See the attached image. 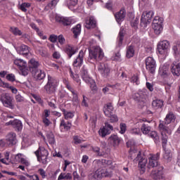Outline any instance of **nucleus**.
Listing matches in <instances>:
<instances>
[{"label": "nucleus", "mask_w": 180, "mask_h": 180, "mask_svg": "<svg viewBox=\"0 0 180 180\" xmlns=\"http://www.w3.org/2000/svg\"><path fill=\"white\" fill-rule=\"evenodd\" d=\"M175 122V115L173 112H170L165 118L164 121H160L159 124V130L161 132L162 135V144L163 148H165V146L167 144L168 141V136H171L172 131L171 128H169V124L171 123H174Z\"/></svg>", "instance_id": "1"}, {"label": "nucleus", "mask_w": 180, "mask_h": 180, "mask_svg": "<svg viewBox=\"0 0 180 180\" xmlns=\"http://www.w3.org/2000/svg\"><path fill=\"white\" fill-rule=\"evenodd\" d=\"M58 86V79L53 76L48 75V82L44 86V89L47 95H54Z\"/></svg>", "instance_id": "2"}, {"label": "nucleus", "mask_w": 180, "mask_h": 180, "mask_svg": "<svg viewBox=\"0 0 180 180\" xmlns=\"http://www.w3.org/2000/svg\"><path fill=\"white\" fill-rule=\"evenodd\" d=\"M89 63H92V60H95V61H101L103 57H105V54L103 53V51L99 46H93L89 49Z\"/></svg>", "instance_id": "3"}, {"label": "nucleus", "mask_w": 180, "mask_h": 180, "mask_svg": "<svg viewBox=\"0 0 180 180\" xmlns=\"http://www.w3.org/2000/svg\"><path fill=\"white\" fill-rule=\"evenodd\" d=\"M81 75L82 79H84L86 84L90 85L91 91H93V92L95 94L98 89L96 87V83L95 82V80L89 77V75L88 74V70L85 68V66L82 68Z\"/></svg>", "instance_id": "4"}, {"label": "nucleus", "mask_w": 180, "mask_h": 180, "mask_svg": "<svg viewBox=\"0 0 180 180\" xmlns=\"http://www.w3.org/2000/svg\"><path fill=\"white\" fill-rule=\"evenodd\" d=\"M141 130L143 134H148L149 137L154 140L155 143H158L160 141V136H158L157 131H151V127L150 126L143 124L141 127Z\"/></svg>", "instance_id": "5"}, {"label": "nucleus", "mask_w": 180, "mask_h": 180, "mask_svg": "<svg viewBox=\"0 0 180 180\" xmlns=\"http://www.w3.org/2000/svg\"><path fill=\"white\" fill-rule=\"evenodd\" d=\"M153 16H154V11H153L143 13L141 18L140 26L144 28L147 27V25L151 23V19H153Z\"/></svg>", "instance_id": "6"}, {"label": "nucleus", "mask_w": 180, "mask_h": 180, "mask_svg": "<svg viewBox=\"0 0 180 180\" xmlns=\"http://www.w3.org/2000/svg\"><path fill=\"white\" fill-rule=\"evenodd\" d=\"M164 22V18L156 16L153 19L152 27L155 33V34H161L162 32V22Z\"/></svg>", "instance_id": "7"}, {"label": "nucleus", "mask_w": 180, "mask_h": 180, "mask_svg": "<svg viewBox=\"0 0 180 180\" xmlns=\"http://www.w3.org/2000/svg\"><path fill=\"white\" fill-rule=\"evenodd\" d=\"M15 65L18 67L22 75L26 77L29 74V69H27V63L22 59H15L14 60Z\"/></svg>", "instance_id": "8"}, {"label": "nucleus", "mask_w": 180, "mask_h": 180, "mask_svg": "<svg viewBox=\"0 0 180 180\" xmlns=\"http://www.w3.org/2000/svg\"><path fill=\"white\" fill-rule=\"evenodd\" d=\"M13 98L9 95V94H3L1 96V101L4 106L9 108V109H13Z\"/></svg>", "instance_id": "9"}, {"label": "nucleus", "mask_w": 180, "mask_h": 180, "mask_svg": "<svg viewBox=\"0 0 180 180\" xmlns=\"http://www.w3.org/2000/svg\"><path fill=\"white\" fill-rule=\"evenodd\" d=\"M146 67L147 71H148L150 74H155V68H157V65L155 63V60L153 57H148L146 59Z\"/></svg>", "instance_id": "10"}, {"label": "nucleus", "mask_w": 180, "mask_h": 180, "mask_svg": "<svg viewBox=\"0 0 180 180\" xmlns=\"http://www.w3.org/2000/svg\"><path fill=\"white\" fill-rule=\"evenodd\" d=\"M6 126H12L13 129H14L15 131L17 133H20L23 129V124H22V121L19 120H11L6 123Z\"/></svg>", "instance_id": "11"}, {"label": "nucleus", "mask_w": 180, "mask_h": 180, "mask_svg": "<svg viewBox=\"0 0 180 180\" xmlns=\"http://www.w3.org/2000/svg\"><path fill=\"white\" fill-rule=\"evenodd\" d=\"M98 72L104 77L108 78L110 74V68L106 63H101L98 68Z\"/></svg>", "instance_id": "12"}, {"label": "nucleus", "mask_w": 180, "mask_h": 180, "mask_svg": "<svg viewBox=\"0 0 180 180\" xmlns=\"http://www.w3.org/2000/svg\"><path fill=\"white\" fill-rule=\"evenodd\" d=\"M169 41L167 40L160 41L158 44V51L159 54L167 53V51H168V49H169Z\"/></svg>", "instance_id": "13"}, {"label": "nucleus", "mask_w": 180, "mask_h": 180, "mask_svg": "<svg viewBox=\"0 0 180 180\" xmlns=\"http://www.w3.org/2000/svg\"><path fill=\"white\" fill-rule=\"evenodd\" d=\"M146 96H147L146 93L140 91L133 95V99H134L136 102H139V105L141 106H144V104L146 103Z\"/></svg>", "instance_id": "14"}, {"label": "nucleus", "mask_w": 180, "mask_h": 180, "mask_svg": "<svg viewBox=\"0 0 180 180\" xmlns=\"http://www.w3.org/2000/svg\"><path fill=\"white\" fill-rule=\"evenodd\" d=\"M112 130H113V126L110 125V124L108 122H105V126L99 129L98 134L101 137H106V136L110 134Z\"/></svg>", "instance_id": "15"}, {"label": "nucleus", "mask_w": 180, "mask_h": 180, "mask_svg": "<svg viewBox=\"0 0 180 180\" xmlns=\"http://www.w3.org/2000/svg\"><path fill=\"white\" fill-rule=\"evenodd\" d=\"M158 157H160V154L157 153L155 155H153L152 157L148 158V169H151V168H153V169H157L158 168L159 164L158 161L157 160L158 159Z\"/></svg>", "instance_id": "16"}, {"label": "nucleus", "mask_w": 180, "mask_h": 180, "mask_svg": "<svg viewBox=\"0 0 180 180\" xmlns=\"http://www.w3.org/2000/svg\"><path fill=\"white\" fill-rule=\"evenodd\" d=\"M18 54L27 57L29 56L30 51L29 50V46L25 44H22L20 46L15 47Z\"/></svg>", "instance_id": "17"}, {"label": "nucleus", "mask_w": 180, "mask_h": 180, "mask_svg": "<svg viewBox=\"0 0 180 180\" xmlns=\"http://www.w3.org/2000/svg\"><path fill=\"white\" fill-rule=\"evenodd\" d=\"M170 70L174 77H179L180 75V61H174L171 66Z\"/></svg>", "instance_id": "18"}, {"label": "nucleus", "mask_w": 180, "mask_h": 180, "mask_svg": "<svg viewBox=\"0 0 180 180\" xmlns=\"http://www.w3.org/2000/svg\"><path fill=\"white\" fill-rule=\"evenodd\" d=\"M56 22H59V23H62L63 26H70V25H72L75 22L71 18L60 17L58 15H56Z\"/></svg>", "instance_id": "19"}, {"label": "nucleus", "mask_w": 180, "mask_h": 180, "mask_svg": "<svg viewBox=\"0 0 180 180\" xmlns=\"http://www.w3.org/2000/svg\"><path fill=\"white\" fill-rule=\"evenodd\" d=\"M127 147L129 149V155L128 156V158L130 160H133V158H131L132 154H136L137 153V149H136V141L134 140L131 139L127 142Z\"/></svg>", "instance_id": "20"}, {"label": "nucleus", "mask_w": 180, "mask_h": 180, "mask_svg": "<svg viewBox=\"0 0 180 180\" xmlns=\"http://www.w3.org/2000/svg\"><path fill=\"white\" fill-rule=\"evenodd\" d=\"M6 141L7 144L9 146H15L18 143V139H16V134H15V132H10L7 135Z\"/></svg>", "instance_id": "21"}, {"label": "nucleus", "mask_w": 180, "mask_h": 180, "mask_svg": "<svg viewBox=\"0 0 180 180\" xmlns=\"http://www.w3.org/2000/svg\"><path fill=\"white\" fill-rule=\"evenodd\" d=\"M85 27H86V29H94L96 27V20H95L94 16L86 18Z\"/></svg>", "instance_id": "22"}, {"label": "nucleus", "mask_w": 180, "mask_h": 180, "mask_svg": "<svg viewBox=\"0 0 180 180\" xmlns=\"http://www.w3.org/2000/svg\"><path fill=\"white\" fill-rule=\"evenodd\" d=\"M36 81H42L46 78V72L44 70L38 69L37 71L32 73Z\"/></svg>", "instance_id": "23"}, {"label": "nucleus", "mask_w": 180, "mask_h": 180, "mask_svg": "<svg viewBox=\"0 0 180 180\" xmlns=\"http://www.w3.org/2000/svg\"><path fill=\"white\" fill-rule=\"evenodd\" d=\"M159 74L163 78H167V77H169V66L168 65H163L159 69Z\"/></svg>", "instance_id": "24"}, {"label": "nucleus", "mask_w": 180, "mask_h": 180, "mask_svg": "<svg viewBox=\"0 0 180 180\" xmlns=\"http://www.w3.org/2000/svg\"><path fill=\"white\" fill-rule=\"evenodd\" d=\"M39 65H40V63H39L34 59H31L30 60V63H28V67L30 72L33 74V72L37 71L39 70Z\"/></svg>", "instance_id": "25"}, {"label": "nucleus", "mask_w": 180, "mask_h": 180, "mask_svg": "<svg viewBox=\"0 0 180 180\" xmlns=\"http://www.w3.org/2000/svg\"><path fill=\"white\" fill-rule=\"evenodd\" d=\"M84 63V51H80L78 56L73 62V66L81 67Z\"/></svg>", "instance_id": "26"}, {"label": "nucleus", "mask_w": 180, "mask_h": 180, "mask_svg": "<svg viewBox=\"0 0 180 180\" xmlns=\"http://www.w3.org/2000/svg\"><path fill=\"white\" fill-rule=\"evenodd\" d=\"M19 162H21V164H24V165H26V167H28L29 162L26 160L25 158H22V154L18 153L17 154L13 159V164H19Z\"/></svg>", "instance_id": "27"}, {"label": "nucleus", "mask_w": 180, "mask_h": 180, "mask_svg": "<svg viewBox=\"0 0 180 180\" xmlns=\"http://www.w3.org/2000/svg\"><path fill=\"white\" fill-rule=\"evenodd\" d=\"M150 176L155 180L161 179V178H162V171L161 169H158V168L153 169L151 171Z\"/></svg>", "instance_id": "28"}, {"label": "nucleus", "mask_w": 180, "mask_h": 180, "mask_svg": "<svg viewBox=\"0 0 180 180\" xmlns=\"http://www.w3.org/2000/svg\"><path fill=\"white\" fill-rule=\"evenodd\" d=\"M103 112L107 117L112 116V114H113V105H112V103H109L104 105Z\"/></svg>", "instance_id": "29"}, {"label": "nucleus", "mask_w": 180, "mask_h": 180, "mask_svg": "<svg viewBox=\"0 0 180 180\" xmlns=\"http://www.w3.org/2000/svg\"><path fill=\"white\" fill-rule=\"evenodd\" d=\"M77 51V49L71 45H68L65 49V53L68 56V58H71Z\"/></svg>", "instance_id": "30"}, {"label": "nucleus", "mask_w": 180, "mask_h": 180, "mask_svg": "<svg viewBox=\"0 0 180 180\" xmlns=\"http://www.w3.org/2000/svg\"><path fill=\"white\" fill-rule=\"evenodd\" d=\"M108 141L111 144H113L114 147H116L120 144L122 139L117 136V135H111L108 138Z\"/></svg>", "instance_id": "31"}, {"label": "nucleus", "mask_w": 180, "mask_h": 180, "mask_svg": "<svg viewBox=\"0 0 180 180\" xmlns=\"http://www.w3.org/2000/svg\"><path fill=\"white\" fill-rule=\"evenodd\" d=\"M164 106V101L161 99H155L152 102V107L155 110L158 109H162Z\"/></svg>", "instance_id": "32"}, {"label": "nucleus", "mask_w": 180, "mask_h": 180, "mask_svg": "<svg viewBox=\"0 0 180 180\" xmlns=\"http://www.w3.org/2000/svg\"><path fill=\"white\" fill-rule=\"evenodd\" d=\"M115 16L117 23L120 25L122 22L124 20V17L126 16V14H124V10H121L118 13H117Z\"/></svg>", "instance_id": "33"}, {"label": "nucleus", "mask_w": 180, "mask_h": 180, "mask_svg": "<svg viewBox=\"0 0 180 180\" xmlns=\"http://www.w3.org/2000/svg\"><path fill=\"white\" fill-rule=\"evenodd\" d=\"M35 155L38 156H49V151L44 148V147H39L37 151H35Z\"/></svg>", "instance_id": "34"}, {"label": "nucleus", "mask_w": 180, "mask_h": 180, "mask_svg": "<svg viewBox=\"0 0 180 180\" xmlns=\"http://www.w3.org/2000/svg\"><path fill=\"white\" fill-rule=\"evenodd\" d=\"M72 32L73 33V37L75 39H78V36L81 34V25L77 24L75 27L72 29Z\"/></svg>", "instance_id": "35"}, {"label": "nucleus", "mask_w": 180, "mask_h": 180, "mask_svg": "<svg viewBox=\"0 0 180 180\" xmlns=\"http://www.w3.org/2000/svg\"><path fill=\"white\" fill-rule=\"evenodd\" d=\"M123 39H124V30L121 28L118 35L117 47H122L123 44Z\"/></svg>", "instance_id": "36"}, {"label": "nucleus", "mask_w": 180, "mask_h": 180, "mask_svg": "<svg viewBox=\"0 0 180 180\" xmlns=\"http://www.w3.org/2000/svg\"><path fill=\"white\" fill-rule=\"evenodd\" d=\"M46 139L51 146L56 144V139L54 138V134L53 132H48L46 134Z\"/></svg>", "instance_id": "37"}, {"label": "nucleus", "mask_w": 180, "mask_h": 180, "mask_svg": "<svg viewBox=\"0 0 180 180\" xmlns=\"http://www.w3.org/2000/svg\"><path fill=\"white\" fill-rule=\"evenodd\" d=\"M147 165V159L141 158L139 161V167L141 168V171L144 172L146 171V165Z\"/></svg>", "instance_id": "38"}, {"label": "nucleus", "mask_w": 180, "mask_h": 180, "mask_svg": "<svg viewBox=\"0 0 180 180\" xmlns=\"http://www.w3.org/2000/svg\"><path fill=\"white\" fill-rule=\"evenodd\" d=\"M62 112L66 120H70V119L74 117V112H72L67 111L65 109H62Z\"/></svg>", "instance_id": "39"}, {"label": "nucleus", "mask_w": 180, "mask_h": 180, "mask_svg": "<svg viewBox=\"0 0 180 180\" xmlns=\"http://www.w3.org/2000/svg\"><path fill=\"white\" fill-rule=\"evenodd\" d=\"M134 56V47L133 46H129L127 49L126 56L127 58H131Z\"/></svg>", "instance_id": "40"}, {"label": "nucleus", "mask_w": 180, "mask_h": 180, "mask_svg": "<svg viewBox=\"0 0 180 180\" xmlns=\"http://www.w3.org/2000/svg\"><path fill=\"white\" fill-rule=\"evenodd\" d=\"M60 126L63 127L65 130L68 131L71 129V127L72 126V124H71V122H65V121L64 120H62L60 121Z\"/></svg>", "instance_id": "41"}, {"label": "nucleus", "mask_w": 180, "mask_h": 180, "mask_svg": "<svg viewBox=\"0 0 180 180\" xmlns=\"http://www.w3.org/2000/svg\"><path fill=\"white\" fill-rule=\"evenodd\" d=\"M96 162H97V164H98L99 165H101V164L104 166L112 165V160H107L106 159H102L101 160H96Z\"/></svg>", "instance_id": "42"}, {"label": "nucleus", "mask_w": 180, "mask_h": 180, "mask_svg": "<svg viewBox=\"0 0 180 180\" xmlns=\"http://www.w3.org/2000/svg\"><path fill=\"white\" fill-rule=\"evenodd\" d=\"M93 151L94 153H96L97 155L99 156V157H103L105 155H106V152L105 150H102L101 152V148L99 147H94L93 148Z\"/></svg>", "instance_id": "43"}, {"label": "nucleus", "mask_w": 180, "mask_h": 180, "mask_svg": "<svg viewBox=\"0 0 180 180\" xmlns=\"http://www.w3.org/2000/svg\"><path fill=\"white\" fill-rule=\"evenodd\" d=\"M58 180L61 179H72V175H71V173H61L58 176Z\"/></svg>", "instance_id": "44"}, {"label": "nucleus", "mask_w": 180, "mask_h": 180, "mask_svg": "<svg viewBox=\"0 0 180 180\" xmlns=\"http://www.w3.org/2000/svg\"><path fill=\"white\" fill-rule=\"evenodd\" d=\"M173 51L175 56H179L180 53V41H177L173 46Z\"/></svg>", "instance_id": "45"}, {"label": "nucleus", "mask_w": 180, "mask_h": 180, "mask_svg": "<svg viewBox=\"0 0 180 180\" xmlns=\"http://www.w3.org/2000/svg\"><path fill=\"white\" fill-rule=\"evenodd\" d=\"M10 30L15 36H22V31L18 27H11Z\"/></svg>", "instance_id": "46"}, {"label": "nucleus", "mask_w": 180, "mask_h": 180, "mask_svg": "<svg viewBox=\"0 0 180 180\" xmlns=\"http://www.w3.org/2000/svg\"><path fill=\"white\" fill-rule=\"evenodd\" d=\"M70 71V77L71 78H72L74 79V81H76V82L81 84L80 80H79V75H78L77 74H75L72 72V70H71V68L69 69Z\"/></svg>", "instance_id": "47"}, {"label": "nucleus", "mask_w": 180, "mask_h": 180, "mask_svg": "<svg viewBox=\"0 0 180 180\" xmlns=\"http://www.w3.org/2000/svg\"><path fill=\"white\" fill-rule=\"evenodd\" d=\"M164 158L169 162L172 160V153H171V151L165 150Z\"/></svg>", "instance_id": "48"}, {"label": "nucleus", "mask_w": 180, "mask_h": 180, "mask_svg": "<svg viewBox=\"0 0 180 180\" xmlns=\"http://www.w3.org/2000/svg\"><path fill=\"white\" fill-rule=\"evenodd\" d=\"M94 176L95 179H101V178H103V169H97L95 172Z\"/></svg>", "instance_id": "49"}, {"label": "nucleus", "mask_w": 180, "mask_h": 180, "mask_svg": "<svg viewBox=\"0 0 180 180\" xmlns=\"http://www.w3.org/2000/svg\"><path fill=\"white\" fill-rule=\"evenodd\" d=\"M120 133L121 134H124L126 133V130H127V126L124 123H121L120 124Z\"/></svg>", "instance_id": "50"}, {"label": "nucleus", "mask_w": 180, "mask_h": 180, "mask_svg": "<svg viewBox=\"0 0 180 180\" xmlns=\"http://www.w3.org/2000/svg\"><path fill=\"white\" fill-rule=\"evenodd\" d=\"M47 157L48 156H37L39 162L42 164H47Z\"/></svg>", "instance_id": "51"}, {"label": "nucleus", "mask_w": 180, "mask_h": 180, "mask_svg": "<svg viewBox=\"0 0 180 180\" xmlns=\"http://www.w3.org/2000/svg\"><path fill=\"white\" fill-rule=\"evenodd\" d=\"M112 172H108L106 169H103V178H111Z\"/></svg>", "instance_id": "52"}, {"label": "nucleus", "mask_w": 180, "mask_h": 180, "mask_svg": "<svg viewBox=\"0 0 180 180\" xmlns=\"http://www.w3.org/2000/svg\"><path fill=\"white\" fill-rule=\"evenodd\" d=\"M58 2V0H52L51 3L48 4L46 8H50L51 9H53L56 5H57Z\"/></svg>", "instance_id": "53"}, {"label": "nucleus", "mask_w": 180, "mask_h": 180, "mask_svg": "<svg viewBox=\"0 0 180 180\" xmlns=\"http://www.w3.org/2000/svg\"><path fill=\"white\" fill-rule=\"evenodd\" d=\"M108 117H110L111 123H115L119 121V118H117V115H116L111 114V115Z\"/></svg>", "instance_id": "54"}, {"label": "nucleus", "mask_w": 180, "mask_h": 180, "mask_svg": "<svg viewBox=\"0 0 180 180\" xmlns=\"http://www.w3.org/2000/svg\"><path fill=\"white\" fill-rule=\"evenodd\" d=\"M105 8L108 9V11H112V9H113V2L110 0L108 1V2L105 4Z\"/></svg>", "instance_id": "55"}, {"label": "nucleus", "mask_w": 180, "mask_h": 180, "mask_svg": "<svg viewBox=\"0 0 180 180\" xmlns=\"http://www.w3.org/2000/svg\"><path fill=\"white\" fill-rule=\"evenodd\" d=\"M6 78V79H8V81H10L11 82H13L15 81V75H13V74L7 75Z\"/></svg>", "instance_id": "56"}, {"label": "nucleus", "mask_w": 180, "mask_h": 180, "mask_svg": "<svg viewBox=\"0 0 180 180\" xmlns=\"http://www.w3.org/2000/svg\"><path fill=\"white\" fill-rule=\"evenodd\" d=\"M112 61H120V53L117 52L112 57Z\"/></svg>", "instance_id": "57"}, {"label": "nucleus", "mask_w": 180, "mask_h": 180, "mask_svg": "<svg viewBox=\"0 0 180 180\" xmlns=\"http://www.w3.org/2000/svg\"><path fill=\"white\" fill-rule=\"evenodd\" d=\"M78 4V0H69L68 3V6H75Z\"/></svg>", "instance_id": "58"}, {"label": "nucleus", "mask_w": 180, "mask_h": 180, "mask_svg": "<svg viewBox=\"0 0 180 180\" xmlns=\"http://www.w3.org/2000/svg\"><path fill=\"white\" fill-rule=\"evenodd\" d=\"M131 133L132 134H137V135H140L141 134V131H140L139 128H133L131 130Z\"/></svg>", "instance_id": "59"}, {"label": "nucleus", "mask_w": 180, "mask_h": 180, "mask_svg": "<svg viewBox=\"0 0 180 180\" xmlns=\"http://www.w3.org/2000/svg\"><path fill=\"white\" fill-rule=\"evenodd\" d=\"M75 144H81L82 143V139L81 138L78 137V136H75L73 137Z\"/></svg>", "instance_id": "60"}, {"label": "nucleus", "mask_w": 180, "mask_h": 180, "mask_svg": "<svg viewBox=\"0 0 180 180\" xmlns=\"http://www.w3.org/2000/svg\"><path fill=\"white\" fill-rule=\"evenodd\" d=\"M88 98L86 96H83V100L82 101V106H85V108H88Z\"/></svg>", "instance_id": "61"}, {"label": "nucleus", "mask_w": 180, "mask_h": 180, "mask_svg": "<svg viewBox=\"0 0 180 180\" xmlns=\"http://www.w3.org/2000/svg\"><path fill=\"white\" fill-rule=\"evenodd\" d=\"M42 122L45 127H49V126L51 124V122L48 120V118H42Z\"/></svg>", "instance_id": "62"}, {"label": "nucleus", "mask_w": 180, "mask_h": 180, "mask_svg": "<svg viewBox=\"0 0 180 180\" xmlns=\"http://www.w3.org/2000/svg\"><path fill=\"white\" fill-rule=\"evenodd\" d=\"M58 39V37L56 35L52 34L49 37V40L51 41V43H56Z\"/></svg>", "instance_id": "63"}, {"label": "nucleus", "mask_w": 180, "mask_h": 180, "mask_svg": "<svg viewBox=\"0 0 180 180\" xmlns=\"http://www.w3.org/2000/svg\"><path fill=\"white\" fill-rule=\"evenodd\" d=\"M15 101L16 102H23V101H25V98L21 96L20 94H18L15 96Z\"/></svg>", "instance_id": "64"}]
</instances>
